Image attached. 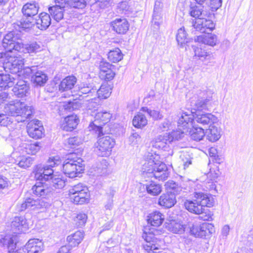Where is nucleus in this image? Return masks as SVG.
<instances>
[{
	"label": "nucleus",
	"instance_id": "393cba45",
	"mask_svg": "<svg viewBox=\"0 0 253 253\" xmlns=\"http://www.w3.org/2000/svg\"><path fill=\"white\" fill-rule=\"evenodd\" d=\"M79 122V120L77 115H69L64 118L61 127L64 130L72 131L76 127Z\"/></svg>",
	"mask_w": 253,
	"mask_h": 253
},
{
	"label": "nucleus",
	"instance_id": "c9c22d12",
	"mask_svg": "<svg viewBox=\"0 0 253 253\" xmlns=\"http://www.w3.org/2000/svg\"><path fill=\"white\" fill-rule=\"evenodd\" d=\"M77 79L74 76H68L63 79L59 85V90L62 91L70 90L73 88Z\"/></svg>",
	"mask_w": 253,
	"mask_h": 253
},
{
	"label": "nucleus",
	"instance_id": "6e6d98bb",
	"mask_svg": "<svg viewBox=\"0 0 253 253\" xmlns=\"http://www.w3.org/2000/svg\"><path fill=\"white\" fill-rule=\"evenodd\" d=\"M96 2V0H72L71 1V5L75 8H83L87 3L91 5Z\"/></svg>",
	"mask_w": 253,
	"mask_h": 253
},
{
	"label": "nucleus",
	"instance_id": "4be33fe9",
	"mask_svg": "<svg viewBox=\"0 0 253 253\" xmlns=\"http://www.w3.org/2000/svg\"><path fill=\"white\" fill-rule=\"evenodd\" d=\"M11 228L17 233L25 232L28 228L27 220L23 216L15 217L11 222Z\"/></svg>",
	"mask_w": 253,
	"mask_h": 253
},
{
	"label": "nucleus",
	"instance_id": "a878e982",
	"mask_svg": "<svg viewBox=\"0 0 253 253\" xmlns=\"http://www.w3.org/2000/svg\"><path fill=\"white\" fill-rule=\"evenodd\" d=\"M38 18H35V24L37 28L43 30L46 29L51 24L50 15L46 13H41L38 16Z\"/></svg>",
	"mask_w": 253,
	"mask_h": 253
},
{
	"label": "nucleus",
	"instance_id": "0eeeda50",
	"mask_svg": "<svg viewBox=\"0 0 253 253\" xmlns=\"http://www.w3.org/2000/svg\"><path fill=\"white\" fill-rule=\"evenodd\" d=\"M64 173L70 178L78 176L84 169L82 159L76 154H70L62 166Z\"/></svg>",
	"mask_w": 253,
	"mask_h": 253
},
{
	"label": "nucleus",
	"instance_id": "79ce46f5",
	"mask_svg": "<svg viewBox=\"0 0 253 253\" xmlns=\"http://www.w3.org/2000/svg\"><path fill=\"white\" fill-rule=\"evenodd\" d=\"M169 230L175 234H182L185 231L184 226L180 222L171 221L168 225Z\"/></svg>",
	"mask_w": 253,
	"mask_h": 253
},
{
	"label": "nucleus",
	"instance_id": "6ab92c4d",
	"mask_svg": "<svg viewBox=\"0 0 253 253\" xmlns=\"http://www.w3.org/2000/svg\"><path fill=\"white\" fill-rule=\"evenodd\" d=\"M111 26L113 31L119 34H125L129 29V24L125 18H116L111 22Z\"/></svg>",
	"mask_w": 253,
	"mask_h": 253
},
{
	"label": "nucleus",
	"instance_id": "f3484780",
	"mask_svg": "<svg viewBox=\"0 0 253 253\" xmlns=\"http://www.w3.org/2000/svg\"><path fill=\"white\" fill-rule=\"evenodd\" d=\"M55 3V5L49 8V12L54 20L59 21L63 18V11L66 1L56 0Z\"/></svg>",
	"mask_w": 253,
	"mask_h": 253
},
{
	"label": "nucleus",
	"instance_id": "3c124183",
	"mask_svg": "<svg viewBox=\"0 0 253 253\" xmlns=\"http://www.w3.org/2000/svg\"><path fill=\"white\" fill-rule=\"evenodd\" d=\"M189 13L191 16L196 19L208 15L207 11L202 10L199 6L196 5L190 7Z\"/></svg>",
	"mask_w": 253,
	"mask_h": 253
},
{
	"label": "nucleus",
	"instance_id": "e2e57ef3",
	"mask_svg": "<svg viewBox=\"0 0 253 253\" xmlns=\"http://www.w3.org/2000/svg\"><path fill=\"white\" fill-rule=\"evenodd\" d=\"M180 159L182 162L183 169H186L189 166L192 164V157L188 153H184L180 155Z\"/></svg>",
	"mask_w": 253,
	"mask_h": 253
},
{
	"label": "nucleus",
	"instance_id": "49530a36",
	"mask_svg": "<svg viewBox=\"0 0 253 253\" xmlns=\"http://www.w3.org/2000/svg\"><path fill=\"white\" fill-rule=\"evenodd\" d=\"M34 161V158L25 156L19 157L18 160H17V162H18L17 165L23 169H27L31 167Z\"/></svg>",
	"mask_w": 253,
	"mask_h": 253
},
{
	"label": "nucleus",
	"instance_id": "39448f33",
	"mask_svg": "<svg viewBox=\"0 0 253 253\" xmlns=\"http://www.w3.org/2000/svg\"><path fill=\"white\" fill-rule=\"evenodd\" d=\"M5 113L12 116L20 117L17 119L18 122L25 121L29 118L33 113V108L27 105L24 102L19 100L11 101L4 107Z\"/></svg>",
	"mask_w": 253,
	"mask_h": 253
},
{
	"label": "nucleus",
	"instance_id": "58836bf2",
	"mask_svg": "<svg viewBox=\"0 0 253 253\" xmlns=\"http://www.w3.org/2000/svg\"><path fill=\"white\" fill-rule=\"evenodd\" d=\"M89 198L90 194L88 189L79 193L78 195L71 197V199L75 204L80 205L88 203L89 201Z\"/></svg>",
	"mask_w": 253,
	"mask_h": 253
},
{
	"label": "nucleus",
	"instance_id": "f03ea898",
	"mask_svg": "<svg viewBox=\"0 0 253 253\" xmlns=\"http://www.w3.org/2000/svg\"><path fill=\"white\" fill-rule=\"evenodd\" d=\"M215 202L213 197L203 192H194L192 199H185L183 205L190 212L200 214L204 212L206 207L211 208Z\"/></svg>",
	"mask_w": 253,
	"mask_h": 253
},
{
	"label": "nucleus",
	"instance_id": "9b49d317",
	"mask_svg": "<svg viewBox=\"0 0 253 253\" xmlns=\"http://www.w3.org/2000/svg\"><path fill=\"white\" fill-rule=\"evenodd\" d=\"M194 118L195 114L191 111H182L177 123L178 127H181L186 131L188 130L195 125Z\"/></svg>",
	"mask_w": 253,
	"mask_h": 253
},
{
	"label": "nucleus",
	"instance_id": "052dcab7",
	"mask_svg": "<svg viewBox=\"0 0 253 253\" xmlns=\"http://www.w3.org/2000/svg\"><path fill=\"white\" fill-rule=\"evenodd\" d=\"M178 127V129L172 131L170 133H168L169 137L172 139V141L174 140H178L183 136V134L186 133L185 129H183L181 127Z\"/></svg>",
	"mask_w": 253,
	"mask_h": 253
},
{
	"label": "nucleus",
	"instance_id": "6e6552de",
	"mask_svg": "<svg viewBox=\"0 0 253 253\" xmlns=\"http://www.w3.org/2000/svg\"><path fill=\"white\" fill-rule=\"evenodd\" d=\"M101 134L100 136L98 135V136L100 137L96 144V152L100 156L108 157L111 154L112 149L115 144V141L110 136L101 137Z\"/></svg>",
	"mask_w": 253,
	"mask_h": 253
},
{
	"label": "nucleus",
	"instance_id": "5701e85b",
	"mask_svg": "<svg viewBox=\"0 0 253 253\" xmlns=\"http://www.w3.org/2000/svg\"><path fill=\"white\" fill-rule=\"evenodd\" d=\"M176 203V200L174 194L169 192L162 194L158 201L159 205L166 208H171Z\"/></svg>",
	"mask_w": 253,
	"mask_h": 253
},
{
	"label": "nucleus",
	"instance_id": "603ef678",
	"mask_svg": "<svg viewBox=\"0 0 253 253\" xmlns=\"http://www.w3.org/2000/svg\"><path fill=\"white\" fill-rule=\"evenodd\" d=\"M25 151L28 154L35 155L41 149V146L38 142L34 143H24L22 146Z\"/></svg>",
	"mask_w": 253,
	"mask_h": 253
},
{
	"label": "nucleus",
	"instance_id": "8fccbe9b",
	"mask_svg": "<svg viewBox=\"0 0 253 253\" xmlns=\"http://www.w3.org/2000/svg\"><path fill=\"white\" fill-rule=\"evenodd\" d=\"M49 181L52 186L55 188H62L65 185V181L62 179V176L56 173L52 176Z\"/></svg>",
	"mask_w": 253,
	"mask_h": 253
},
{
	"label": "nucleus",
	"instance_id": "a19ab883",
	"mask_svg": "<svg viewBox=\"0 0 253 253\" xmlns=\"http://www.w3.org/2000/svg\"><path fill=\"white\" fill-rule=\"evenodd\" d=\"M211 97L205 98L201 97L197 99L196 101L192 100L191 105L193 107L194 110H203L207 108V106L211 101Z\"/></svg>",
	"mask_w": 253,
	"mask_h": 253
},
{
	"label": "nucleus",
	"instance_id": "423d86ee",
	"mask_svg": "<svg viewBox=\"0 0 253 253\" xmlns=\"http://www.w3.org/2000/svg\"><path fill=\"white\" fill-rule=\"evenodd\" d=\"M48 166L37 165L34 169L33 172L35 178L40 181H49L55 174L51 168L58 166L61 163L60 158L58 156L50 157L48 159Z\"/></svg>",
	"mask_w": 253,
	"mask_h": 253
},
{
	"label": "nucleus",
	"instance_id": "e433bc0d",
	"mask_svg": "<svg viewBox=\"0 0 253 253\" xmlns=\"http://www.w3.org/2000/svg\"><path fill=\"white\" fill-rule=\"evenodd\" d=\"M17 241V235H12L11 237L6 236L3 239V244H7L8 252L9 253H17L18 250L16 247Z\"/></svg>",
	"mask_w": 253,
	"mask_h": 253
},
{
	"label": "nucleus",
	"instance_id": "b1692460",
	"mask_svg": "<svg viewBox=\"0 0 253 253\" xmlns=\"http://www.w3.org/2000/svg\"><path fill=\"white\" fill-rule=\"evenodd\" d=\"M40 8L38 3L35 1L27 2L22 9L23 15L27 17H34L38 13Z\"/></svg>",
	"mask_w": 253,
	"mask_h": 253
},
{
	"label": "nucleus",
	"instance_id": "864d4df0",
	"mask_svg": "<svg viewBox=\"0 0 253 253\" xmlns=\"http://www.w3.org/2000/svg\"><path fill=\"white\" fill-rule=\"evenodd\" d=\"M176 41L179 45L182 46L188 41L187 34L184 27L179 28L176 34Z\"/></svg>",
	"mask_w": 253,
	"mask_h": 253
},
{
	"label": "nucleus",
	"instance_id": "7ed1b4c3",
	"mask_svg": "<svg viewBox=\"0 0 253 253\" xmlns=\"http://www.w3.org/2000/svg\"><path fill=\"white\" fill-rule=\"evenodd\" d=\"M2 45L5 49L14 50L23 53H36L42 50L41 44L37 42L24 44L14 36L12 32L7 34L2 40Z\"/></svg>",
	"mask_w": 253,
	"mask_h": 253
},
{
	"label": "nucleus",
	"instance_id": "7c9ffc66",
	"mask_svg": "<svg viewBox=\"0 0 253 253\" xmlns=\"http://www.w3.org/2000/svg\"><path fill=\"white\" fill-rule=\"evenodd\" d=\"M32 190L36 195L40 197H44L50 192L47 185L41 182H37L33 186Z\"/></svg>",
	"mask_w": 253,
	"mask_h": 253
},
{
	"label": "nucleus",
	"instance_id": "412c9836",
	"mask_svg": "<svg viewBox=\"0 0 253 253\" xmlns=\"http://www.w3.org/2000/svg\"><path fill=\"white\" fill-rule=\"evenodd\" d=\"M43 248L42 241L38 239H32L29 240L25 246V252L26 253H39Z\"/></svg>",
	"mask_w": 253,
	"mask_h": 253
},
{
	"label": "nucleus",
	"instance_id": "f8f14e48",
	"mask_svg": "<svg viewBox=\"0 0 253 253\" xmlns=\"http://www.w3.org/2000/svg\"><path fill=\"white\" fill-rule=\"evenodd\" d=\"M27 130L30 137L34 139L42 138L43 134V126L38 120H33L29 122L27 125Z\"/></svg>",
	"mask_w": 253,
	"mask_h": 253
},
{
	"label": "nucleus",
	"instance_id": "5fc2aeb1",
	"mask_svg": "<svg viewBox=\"0 0 253 253\" xmlns=\"http://www.w3.org/2000/svg\"><path fill=\"white\" fill-rule=\"evenodd\" d=\"M87 189L88 188L85 185L82 183H79L71 187L69 190V193L71 197L76 196V195H78L83 191H86Z\"/></svg>",
	"mask_w": 253,
	"mask_h": 253
},
{
	"label": "nucleus",
	"instance_id": "aec40b11",
	"mask_svg": "<svg viewBox=\"0 0 253 253\" xmlns=\"http://www.w3.org/2000/svg\"><path fill=\"white\" fill-rule=\"evenodd\" d=\"M195 123L206 125L216 124L218 122V118L211 113L195 114Z\"/></svg>",
	"mask_w": 253,
	"mask_h": 253
},
{
	"label": "nucleus",
	"instance_id": "09e8293b",
	"mask_svg": "<svg viewBox=\"0 0 253 253\" xmlns=\"http://www.w3.org/2000/svg\"><path fill=\"white\" fill-rule=\"evenodd\" d=\"M123 57V54L119 48H115L114 49L110 50L108 54L109 60L114 63L121 61Z\"/></svg>",
	"mask_w": 253,
	"mask_h": 253
},
{
	"label": "nucleus",
	"instance_id": "ea45409f",
	"mask_svg": "<svg viewBox=\"0 0 253 253\" xmlns=\"http://www.w3.org/2000/svg\"><path fill=\"white\" fill-rule=\"evenodd\" d=\"M146 116L141 112L135 115L132 120V124L135 127L142 128L147 124Z\"/></svg>",
	"mask_w": 253,
	"mask_h": 253
},
{
	"label": "nucleus",
	"instance_id": "c03bdc74",
	"mask_svg": "<svg viewBox=\"0 0 253 253\" xmlns=\"http://www.w3.org/2000/svg\"><path fill=\"white\" fill-rule=\"evenodd\" d=\"M195 56H197L202 61L205 60H210L212 53L210 51H207L206 49L201 47H193Z\"/></svg>",
	"mask_w": 253,
	"mask_h": 253
},
{
	"label": "nucleus",
	"instance_id": "2f4dec72",
	"mask_svg": "<svg viewBox=\"0 0 253 253\" xmlns=\"http://www.w3.org/2000/svg\"><path fill=\"white\" fill-rule=\"evenodd\" d=\"M186 132L190 135L191 139L195 141H200L206 136V131H204V129L201 127L197 126L196 124L194 126L189 128Z\"/></svg>",
	"mask_w": 253,
	"mask_h": 253
},
{
	"label": "nucleus",
	"instance_id": "f257e3e1",
	"mask_svg": "<svg viewBox=\"0 0 253 253\" xmlns=\"http://www.w3.org/2000/svg\"><path fill=\"white\" fill-rule=\"evenodd\" d=\"M159 154L149 153L146 163L143 167V172L149 177H154L160 180H165L169 176L166 165L160 160Z\"/></svg>",
	"mask_w": 253,
	"mask_h": 253
},
{
	"label": "nucleus",
	"instance_id": "1a4fd4ad",
	"mask_svg": "<svg viewBox=\"0 0 253 253\" xmlns=\"http://www.w3.org/2000/svg\"><path fill=\"white\" fill-rule=\"evenodd\" d=\"M111 117V114L107 111L96 113L94 116V120L89 125V130L95 131L100 136L102 133V126L109 122Z\"/></svg>",
	"mask_w": 253,
	"mask_h": 253
},
{
	"label": "nucleus",
	"instance_id": "dca6fc26",
	"mask_svg": "<svg viewBox=\"0 0 253 253\" xmlns=\"http://www.w3.org/2000/svg\"><path fill=\"white\" fill-rule=\"evenodd\" d=\"M209 226V225L207 223L202 224L193 223L189 224V228L191 235L196 237L202 238L205 237L208 234Z\"/></svg>",
	"mask_w": 253,
	"mask_h": 253
},
{
	"label": "nucleus",
	"instance_id": "bf43d9fd",
	"mask_svg": "<svg viewBox=\"0 0 253 253\" xmlns=\"http://www.w3.org/2000/svg\"><path fill=\"white\" fill-rule=\"evenodd\" d=\"M141 111L143 112L147 113L148 115L154 120H160L163 117V115L160 113V112L157 110H151L147 107H143Z\"/></svg>",
	"mask_w": 253,
	"mask_h": 253
},
{
	"label": "nucleus",
	"instance_id": "a18cd8bd",
	"mask_svg": "<svg viewBox=\"0 0 253 253\" xmlns=\"http://www.w3.org/2000/svg\"><path fill=\"white\" fill-rule=\"evenodd\" d=\"M32 79L37 85L42 86L46 82L47 76L42 71H37L32 76Z\"/></svg>",
	"mask_w": 253,
	"mask_h": 253
},
{
	"label": "nucleus",
	"instance_id": "4468645a",
	"mask_svg": "<svg viewBox=\"0 0 253 253\" xmlns=\"http://www.w3.org/2000/svg\"><path fill=\"white\" fill-rule=\"evenodd\" d=\"M142 238L146 242V244L144 245L143 247L147 252H154L159 249V245L157 244V238L152 232L145 231L142 235Z\"/></svg>",
	"mask_w": 253,
	"mask_h": 253
},
{
	"label": "nucleus",
	"instance_id": "4d7b16f0",
	"mask_svg": "<svg viewBox=\"0 0 253 253\" xmlns=\"http://www.w3.org/2000/svg\"><path fill=\"white\" fill-rule=\"evenodd\" d=\"M22 18L19 21L20 25L22 28H29L36 25L35 18L34 17H27Z\"/></svg>",
	"mask_w": 253,
	"mask_h": 253
},
{
	"label": "nucleus",
	"instance_id": "ddd939ff",
	"mask_svg": "<svg viewBox=\"0 0 253 253\" xmlns=\"http://www.w3.org/2000/svg\"><path fill=\"white\" fill-rule=\"evenodd\" d=\"M47 205L48 204L42 199L35 200L30 198L26 199L18 208L20 211H24L27 209H30L31 210H37L45 208Z\"/></svg>",
	"mask_w": 253,
	"mask_h": 253
},
{
	"label": "nucleus",
	"instance_id": "37998d69",
	"mask_svg": "<svg viewBox=\"0 0 253 253\" xmlns=\"http://www.w3.org/2000/svg\"><path fill=\"white\" fill-rule=\"evenodd\" d=\"M111 90L110 85L107 83L102 84L97 91L98 98L101 99L107 98L111 93Z\"/></svg>",
	"mask_w": 253,
	"mask_h": 253
},
{
	"label": "nucleus",
	"instance_id": "0e129e2a",
	"mask_svg": "<svg viewBox=\"0 0 253 253\" xmlns=\"http://www.w3.org/2000/svg\"><path fill=\"white\" fill-rule=\"evenodd\" d=\"M78 88L79 91L78 94L80 96H82L83 94H90L92 91L95 92V90L91 89L90 87L88 86H85L84 84H80Z\"/></svg>",
	"mask_w": 253,
	"mask_h": 253
},
{
	"label": "nucleus",
	"instance_id": "9d476101",
	"mask_svg": "<svg viewBox=\"0 0 253 253\" xmlns=\"http://www.w3.org/2000/svg\"><path fill=\"white\" fill-rule=\"evenodd\" d=\"M211 14L208 12L207 16H203L195 19L192 22L193 27L201 33H208L212 31L215 28V24L210 19Z\"/></svg>",
	"mask_w": 253,
	"mask_h": 253
},
{
	"label": "nucleus",
	"instance_id": "680f3d73",
	"mask_svg": "<svg viewBox=\"0 0 253 253\" xmlns=\"http://www.w3.org/2000/svg\"><path fill=\"white\" fill-rule=\"evenodd\" d=\"M85 104L89 110L95 109L101 104V99L98 96L91 98L86 100Z\"/></svg>",
	"mask_w": 253,
	"mask_h": 253
},
{
	"label": "nucleus",
	"instance_id": "bb28decb",
	"mask_svg": "<svg viewBox=\"0 0 253 253\" xmlns=\"http://www.w3.org/2000/svg\"><path fill=\"white\" fill-rule=\"evenodd\" d=\"M195 41L211 46H214L216 44L217 37L215 35L210 33L197 36L195 38Z\"/></svg>",
	"mask_w": 253,
	"mask_h": 253
},
{
	"label": "nucleus",
	"instance_id": "20e7f679",
	"mask_svg": "<svg viewBox=\"0 0 253 253\" xmlns=\"http://www.w3.org/2000/svg\"><path fill=\"white\" fill-rule=\"evenodd\" d=\"M14 50H6L0 52V62L3 64L4 70L9 72L15 77L20 76L24 66V59L13 52Z\"/></svg>",
	"mask_w": 253,
	"mask_h": 253
},
{
	"label": "nucleus",
	"instance_id": "f704fd0d",
	"mask_svg": "<svg viewBox=\"0 0 253 253\" xmlns=\"http://www.w3.org/2000/svg\"><path fill=\"white\" fill-rule=\"evenodd\" d=\"M16 121L10 117H7L5 115V117H2L1 126H3V131H7L8 130L11 131L16 128Z\"/></svg>",
	"mask_w": 253,
	"mask_h": 253
},
{
	"label": "nucleus",
	"instance_id": "338daca9",
	"mask_svg": "<svg viewBox=\"0 0 253 253\" xmlns=\"http://www.w3.org/2000/svg\"><path fill=\"white\" fill-rule=\"evenodd\" d=\"M100 67V75L104 74V73L107 72L108 70H112V66L111 64L106 62H101L99 65Z\"/></svg>",
	"mask_w": 253,
	"mask_h": 253
},
{
	"label": "nucleus",
	"instance_id": "473e14b6",
	"mask_svg": "<svg viewBox=\"0 0 253 253\" xmlns=\"http://www.w3.org/2000/svg\"><path fill=\"white\" fill-rule=\"evenodd\" d=\"M28 90V86L23 80L19 81L12 89L14 94L18 97L24 96Z\"/></svg>",
	"mask_w": 253,
	"mask_h": 253
},
{
	"label": "nucleus",
	"instance_id": "72a5a7b5",
	"mask_svg": "<svg viewBox=\"0 0 253 253\" xmlns=\"http://www.w3.org/2000/svg\"><path fill=\"white\" fill-rule=\"evenodd\" d=\"M16 77L9 74H0V89L12 86Z\"/></svg>",
	"mask_w": 253,
	"mask_h": 253
},
{
	"label": "nucleus",
	"instance_id": "13d9d810",
	"mask_svg": "<svg viewBox=\"0 0 253 253\" xmlns=\"http://www.w3.org/2000/svg\"><path fill=\"white\" fill-rule=\"evenodd\" d=\"M87 218V216L86 214L79 213L74 217V223L77 227H81L85 224Z\"/></svg>",
	"mask_w": 253,
	"mask_h": 253
},
{
	"label": "nucleus",
	"instance_id": "de8ad7c7",
	"mask_svg": "<svg viewBox=\"0 0 253 253\" xmlns=\"http://www.w3.org/2000/svg\"><path fill=\"white\" fill-rule=\"evenodd\" d=\"M146 188L148 193L152 196L158 195L162 191L161 185L154 182L147 185Z\"/></svg>",
	"mask_w": 253,
	"mask_h": 253
},
{
	"label": "nucleus",
	"instance_id": "a211bd4d",
	"mask_svg": "<svg viewBox=\"0 0 253 253\" xmlns=\"http://www.w3.org/2000/svg\"><path fill=\"white\" fill-rule=\"evenodd\" d=\"M172 139L169 137L168 133L160 135L157 136L153 142V147L164 151H169V144L172 142Z\"/></svg>",
	"mask_w": 253,
	"mask_h": 253
},
{
	"label": "nucleus",
	"instance_id": "4c0bfd02",
	"mask_svg": "<svg viewBox=\"0 0 253 253\" xmlns=\"http://www.w3.org/2000/svg\"><path fill=\"white\" fill-rule=\"evenodd\" d=\"M84 237L83 233L80 231H78L75 233L67 237V240L70 247H76L82 241Z\"/></svg>",
	"mask_w": 253,
	"mask_h": 253
},
{
	"label": "nucleus",
	"instance_id": "cd10ccee",
	"mask_svg": "<svg viewBox=\"0 0 253 253\" xmlns=\"http://www.w3.org/2000/svg\"><path fill=\"white\" fill-rule=\"evenodd\" d=\"M166 189L169 191L168 192L170 193L175 194H181L182 192H186V190L188 189V186H184V184L181 183L180 185H178L175 182L173 181H168L165 184Z\"/></svg>",
	"mask_w": 253,
	"mask_h": 253
},
{
	"label": "nucleus",
	"instance_id": "774afa93",
	"mask_svg": "<svg viewBox=\"0 0 253 253\" xmlns=\"http://www.w3.org/2000/svg\"><path fill=\"white\" fill-rule=\"evenodd\" d=\"M115 76V73L113 70H108L107 72L104 73L100 75V77L102 79L107 81H109L114 79Z\"/></svg>",
	"mask_w": 253,
	"mask_h": 253
},
{
	"label": "nucleus",
	"instance_id": "c756f323",
	"mask_svg": "<svg viewBox=\"0 0 253 253\" xmlns=\"http://www.w3.org/2000/svg\"><path fill=\"white\" fill-rule=\"evenodd\" d=\"M164 219V215L159 211H155L150 213L147 216L148 223L154 227H158Z\"/></svg>",
	"mask_w": 253,
	"mask_h": 253
},
{
	"label": "nucleus",
	"instance_id": "2eb2a0df",
	"mask_svg": "<svg viewBox=\"0 0 253 253\" xmlns=\"http://www.w3.org/2000/svg\"><path fill=\"white\" fill-rule=\"evenodd\" d=\"M222 135V129L217 123L211 124L206 130V136L210 142H214L218 140Z\"/></svg>",
	"mask_w": 253,
	"mask_h": 253
},
{
	"label": "nucleus",
	"instance_id": "69168bd1",
	"mask_svg": "<svg viewBox=\"0 0 253 253\" xmlns=\"http://www.w3.org/2000/svg\"><path fill=\"white\" fill-rule=\"evenodd\" d=\"M220 174V172L218 169V168L216 167L215 168H212L210 169V171L208 173V177L211 180H216L219 176Z\"/></svg>",
	"mask_w": 253,
	"mask_h": 253
},
{
	"label": "nucleus",
	"instance_id": "c85d7f7f",
	"mask_svg": "<svg viewBox=\"0 0 253 253\" xmlns=\"http://www.w3.org/2000/svg\"><path fill=\"white\" fill-rule=\"evenodd\" d=\"M108 165L109 164L106 160H102L92 168L91 172H93L94 175L98 176L106 175L109 173Z\"/></svg>",
	"mask_w": 253,
	"mask_h": 253
}]
</instances>
